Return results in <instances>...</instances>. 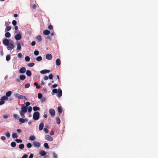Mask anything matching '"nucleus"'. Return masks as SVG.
<instances>
[{"instance_id": "31", "label": "nucleus", "mask_w": 158, "mask_h": 158, "mask_svg": "<svg viewBox=\"0 0 158 158\" xmlns=\"http://www.w3.org/2000/svg\"><path fill=\"white\" fill-rule=\"evenodd\" d=\"M5 36L6 37L9 38L10 36V34L9 32H7L6 33Z\"/></svg>"}, {"instance_id": "15", "label": "nucleus", "mask_w": 158, "mask_h": 158, "mask_svg": "<svg viewBox=\"0 0 158 158\" xmlns=\"http://www.w3.org/2000/svg\"><path fill=\"white\" fill-rule=\"evenodd\" d=\"M44 126V124L43 122H41L39 126V129L40 130H42Z\"/></svg>"}, {"instance_id": "26", "label": "nucleus", "mask_w": 158, "mask_h": 158, "mask_svg": "<svg viewBox=\"0 0 158 158\" xmlns=\"http://www.w3.org/2000/svg\"><path fill=\"white\" fill-rule=\"evenodd\" d=\"M18 137V136L17 133H14L12 134V137L13 139L16 138Z\"/></svg>"}, {"instance_id": "62", "label": "nucleus", "mask_w": 158, "mask_h": 158, "mask_svg": "<svg viewBox=\"0 0 158 158\" xmlns=\"http://www.w3.org/2000/svg\"><path fill=\"white\" fill-rule=\"evenodd\" d=\"M28 157V155L27 154L24 155L22 157V158H27Z\"/></svg>"}, {"instance_id": "6", "label": "nucleus", "mask_w": 158, "mask_h": 158, "mask_svg": "<svg viewBox=\"0 0 158 158\" xmlns=\"http://www.w3.org/2000/svg\"><path fill=\"white\" fill-rule=\"evenodd\" d=\"M49 113L51 116L53 117L55 114V111L53 109H51L49 110Z\"/></svg>"}, {"instance_id": "54", "label": "nucleus", "mask_w": 158, "mask_h": 158, "mask_svg": "<svg viewBox=\"0 0 158 158\" xmlns=\"http://www.w3.org/2000/svg\"><path fill=\"white\" fill-rule=\"evenodd\" d=\"M36 5L35 4H32L31 5V7L33 9H35L36 8Z\"/></svg>"}, {"instance_id": "33", "label": "nucleus", "mask_w": 158, "mask_h": 158, "mask_svg": "<svg viewBox=\"0 0 158 158\" xmlns=\"http://www.w3.org/2000/svg\"><path fill=\"white\" fill-rule=\"evenodd\" d=\"M19 113L22 118H24L25 117V116L24 115V113H23L20 111Z\"/></svg>"}, {"instance_id": "37", "label": "nucleus", "mask_w": 158, "mask_h": 158, "mask_svg": "<svg viewBox=\"0 0 158 158\" xmlns=\"http://www.w3.org/2000/svg\"><path fill=\"white\" fill-rule=\"evenodd\" d=\"M10 59V56L9 55H8L6 56V60L8 61Z\"/></svg>"}, {"instance_id": "64", "label": "nucleus", "mask_w": 158, "mask_h": 158, "mask_svg": "<svg viewBox=\"0 0 158 158\" xmlns=\"http://www.w3.org/2000/svg\"><path fill=\"white\" fill-rule=\"evenodd\" d=\"M53 156L54 158H57V155L55 153H53Z\"/></svg>"}, {"instance_id": "20", "label": "nucleus", "mask_w": 158, "mask_h": 158, "mask_svg": "<svg viewBox=\"0 0 158 158\" xmlns=\"http://www.w3.org/2000/svg\"><path fill=\"white\" fill-rule=\"evenodd\" d=\"M26 74L27 76L30 77L31 76V72L30 70H27L26 71Z\"/></svg>"}, {"instance_id": "56", "label": "nucleus", "mask_w": 158, "mask_h": 158, "mask_svg": "<svg viewBox=\"0 0 158 158\" xmlns=\"http://www.w3.org/2000/svg\"><path fill=\"white\" fill-rule=\"evenodd\" d=\"M57 84H54V85H53L52 86V88H56V87H57Z\"/></svg>"}, {"instance_id": "25", "label": "nucleus", "mask_w": 158, "mask_h": 158, "mask_svg": "<svg viewBox=\"0 0 158 158\" xmlns=\"http://www.w3.org/2000/svg\"><path fill=\"white\" fill-rule=\"evenodd\" d=\"M35 139V137L34 135H31L29 137V139L30 140L33 141Z\"/></svg>"}, {"instance_id": "23", "label": "nucleus", "mask_w": 158, "mask_h": 158, "mask_svg": "<svg viewBox=\"0 0 158 158\" xmlns=\"http://www.w3.org/2000/svg\"><path fill=\"white\" fill-rule=\"evenodd\" d=\"M26 76L24 75H21L19 76L20 79L21 80H24L26 79Z\"/></svg>"}, {"instance_id": "19", "label": "nucleus", "mask_w": 158, "mask_h": 158, "mask_svg": "<svg viewBox=\"0 0 158 158\" xmlns=\"http://www.w3.org/2000/svg\"><path fill=\"white\" fill-rule=\"evenodd\" d=\"M41 156H44L46 155V152L44 151H40L39 152Z\"/></svg>"}, {"instance_id": "60", "label": "nucleus", "mask_w": 158, "mask_h": 158, "mask_svg": "<svg viewBox=\"0 0 158 158\" xmlns=\"http://www.w3.org/2000/svg\"><path fill=\"white\" fill-rule=\"evenodd\" d=\"M30 104V103L29 102H27L25 103L26 106H27Z\"/></svg>"}, {"instance_id": "58", "label": "nucleus", "mask_w": 158, "mask_h": 158, "mask_svg": "<svg viewBox=\"0 0 158 158\" xmlns=\"http://www.w3.org/2000/svg\"><path fill=\"white\" fill-rule=\"evenodd\" d=\"M44 131H45V132L46 133H48V130L47 128H44Z\"/></svg>"}, {"instance_id": "28", "label": "nucleus", "mask_w": 158, "mask_h": 158, "mask_svg": "<svg viewBox=\"0 0 158 158\" xmlns=\"http://www.w3.org/2000/svg\"><path fill=\"white\" fill-rule=\"evenodd\" d=\"M42 60V58L41 56H38L36 58V60L38 61H40Z\"/></svg>"}, {"instance_id": "43", "label": "nucleus", "mask_w": 158, "mask_h": 158, "mask_svg": "<svg viewBox=\"0 0 158 158\" xmlns=\"http://www.w3.org/2000/svg\"><path fill=\"white\" fill-rule=\"evenodd\" d=\"M38 98L41 99L42 97V94L41 93H39L38 95Z\"/></svg>"}, {"instance_id": "63", "label": "nucleus", "mask_w": 158, "mask_h": 158, "mask_svg": "<svg viewBox=\"0 0 158 158\" xmlns=\"http://www.w3.org/2000/svg\"><path fill=\"white\" fill-rule=\"evenodd\" d=\"M1 139L2 140L4 141L6 140V137L4 136H2L1 137Z\"/></svg>"}, {"instance_id": "22", "label": "nucleus", "mask_w": 158, "mask_h": 158, "mask_svg": "<svg viewBox=\"0 0 158 158\" xmlns=\"http://www.w3.org/2000/svg\"><path fill=\"white\" fill-rule=\"evenodd\" d=\"M12 92L11 91H9L6 93V97H10L11 94Z\"/></svg>"}, {"instance_id": "16", "label": "nucleus", "mask_w": 158, "mask_h": 158, "mask_svg": "<svg viewBox=\"0 0 158 158\" xmlns=\"http://www.w3.org/2000/svg\"><path fill=\"white\" fill-rule=\"evenodd\" d=\"M43 33L44 35H48L50 33V32L48 30H46L44 31Z\"/></svg>"}, {"instance_id": "8", "label": "nucleus", "mask_w": 158, "mask_h": 158, "mask_svg": "<svg viewBox=\"0 0 158 158\" xmlns=\"http://www.w3.org/2000/svg\"><path fill=\"white\" fill-rule=\"evenodd\" d=\"M21 38L22 35L20 34H17L15 36V39L17 40L21 39Z\"/></svg>"}, {"instance_id": "50", "label": "nucleus", "mask_w": 158, "mask_h": 158, "mask_svg": "<svg viewBox=\"0 0 158 158\" xmlns=\"http://www.w3.org/2000/svg\"><path fill=\"white\" fill-rule=\"evenodd\" d=\"M12 23L13 25L15 26L17 24V22L15 20H14L12 21Z\"/></svg>"}, {"instance_id": "55", "label": "nucleus", "mask_w": 158, "mask_h": 158, "mask_svg": "<svg viewBox=\"0 0 158 158\" xmlns=\"http://www.w3.org/2000/svg\"><path fill=\"white\" fill-rule=\"evenodd\" d=\"M35 44V41H33L31 43V45L32 46H34Z\"/></svg>"}, {"instance_id": "18", "label": "nucleus", "mask_w": 158, "mask_h": 158, "mask_svg": "<svg viewBox=\"0 0 158 158\" xmlns=\"http://www.w3.org/2000/svg\"><path fill=\"white\" fill-rule=\"evenodd\" d=\"M36 39L38 40L39 42H40L42 40V37L40 35H37L36 37Z\"/></svg>"}, {"instance_id": "39", "label": "nucleus", "mask_w": 158, "mask_h": 158, "mask_svg": "<svg viewBox=\"0 0 158 158\" xmlns=\"http://www.w3.org/2000/svg\"><path fill=\"white\" fill-rule=\"evenodd\" d=\"M33 109L34 111H36L37 110H39L40 108L37 106H34L33 107Z\"/></svg>"}, {"instance_id": "49", "label": "nucleus", "mask_w": 158, "mask_h": 158, "mask_svg": "<svg viewBox=\"0 0 158 158\" xmlns=\"http://www.w3.org/2000/svg\"><path fill=\"white\" fill-rule=\"evenodd\" d=\"M10 134L9 132H7L6 134V136L8 138H9L10 137Z\"/></svg>"}, {"instance_id": "47", "label": "nucleus", "mask_w": 158, "mask_h": 158, "mask_svg": "<svg viewBox=\"0 0 158 158\" xmlns=\"http://www.w3.org/2000/svg\"><path fill=\"white\" fill-rule=\"evenodd\" d=\"M14 96L15 97H18L19 98V94L17 93H15L14 94Z\"/></svg>"}, {"instance_id": "57", "label": "nucleus", "mask_w": 158, "mask_h": 158, "mask_svg": "<svg viewBox=\"0 0 158 158\" xmlns=\"http://www.w3.org/2000/svg\"><path fill=\"white\" fill-rule=\"evenodd\" d=\"M50 134L51 135H53L54 134V132L53 130H51L50 132Z\"/></svg>"}, {"instance_id": "9", "label": "nucleus", "mask_w": 158, "mask_h": 158, "mask_svg": "<svg viewBox=\"0 0 158 158\" xmlns=\"http://www.w3.org/2000/svg\"><path fill=\"white\" fill-rule=\"evenodd\" d=\"M33 145L34 147L39 148L40 145V143L38 142H36V141H34L33 142Z\"/></svg>"}, {"instance_id": "24", "label": "nucleus", "mask_w": 158, "mask_h": 158, "mask_svg": "<svg viewBox=\"0 0 158 158\" xmlns=\"http://www.w3.org/2000/svg\"><path fill=\"white\" fill-rule=\"evenodd\" d=\"M19 99H25L26 100H27V99L25 97V96H23L22 95H20L19 97Z\"/></svg>"}, {"instance_id": "10", "label": "nucleus", "mask_w": 158, "mask_h": 158, "mask_svg": "<svg viewBox=\"0 0 158 158\" xmlns=\"http://www.w3.org/2000/svg\"><path fill=\"white\" fill-rule=\"evenodd\" d=\"M62 95V91L60 88H59L58 90V93L57 96L59 98Z\"/></svg>"}, {"instance_id": "27", "label": "nucleus", "mask_w": 158, "mask_h": 158, "mask_svg": "<svg viewBox=\"0 0 158 158\" xmlns=\"http://www.w3.org/2000/svg\"><path fill=\"white\" fill-rule=\"evenodd\" d=\"M33 85L36 87L37 89H39L40 88V86L38 85V83L36 82H34Z\"/></svg>"}, {"instance_id": "46", "label": "nucleus", "mask_w": 158, "mask_h": 158, "mask_svg": "<svg viewBox=\"0 0 158 158\" xmlns=\"http://www.w3.org/2000/svg\"><path fill=\"white\" fill-rule=\"evenodd\" d=\"M30 86V85L29 83H27L25 85V87L26 88H29Z\"/></svg>"}, {"instance_id": "14", "label": "nucleus", "mask_w": 158, "mask_h": 158, "mask_svg": "<svg viewBox=\"0 0 158 158\" xmlns=\"http://www.w3.org/2000/svg\"><path fill=\"white\" fill-rule=\"evenodd\" d=\"M46 58L48 60H51L52 57V56L50 54H48L46 55Z\"/></svg>"}, {"instance_id": "5", "label": "nucleus", "mask_w": 158, "mask_h": 158, "mask_svg": "<svg viewBox=\"0 0 158 158\" xmlns=\"http://www.w3.org/2000/svg\"><path fill=\"white\" fill-rule=\"evenodd\" d=\"M45 139L49 141H51L53 140L52 138L48 135H46L45 136Z\"/></svg>"}, {"instance_id": "4", "label": "nucleus", "mask_w": 158, "mask_h": 158, "mask_svg": "<svg viewBox=\"0 0 158 158\" xmlns=\"http://www.w3.org/2000/svg\"><path fill=\"white\" fill-rule=\"evenodd\" d=\"M3 43L4 45L7 46L9 44L10 42L8 39H6L3 40Z\"/></svg>"}, {"instance_id": "41", "label": "nucleus", "mask_w": 158, "mask_h": 158, "mask_svg": "<svg viewBox=\"0 0 158 158\" xmlns=\"http://www.w3.org/2000/svg\"><path fill=\"white\" fill-rule=\"evenodd\" d=\"M39 52L37 50L35 51L34 52V54L35 56H37L39 54Z\"/></svg>"}, {"instance_id": "29", "label": "nucleus", "mask_w": 158, "mask_h": 158, "mask_svg": "<svg viewBox=\"0 0 158 158\" xmlns=\"http://www.w3.org/2000/svg\"><path fill=\"white\" fill-rule=\"evenodd\" d=\"M56 122L57 124H59L60 123V119L58 117H57L56 118Z\"/></svg>"}, {"instance_id": "59", "label": "nucleus", "mask_w": 158, "mask_h": 158, "mask_svg": "<svg viewBox=\"0 0 158 158\" xmlns=\"http://www.w3.org/2000/svg\"><path fill=\"white\" fill-rule=\"evenodd\" d=\"M48 79V77L47 76H45L44 78V79L45 80H47Z\"/></svg>"}, {"instance_id": "52", "label": "nucleus", "mask_w": 158, "mask_h": 158, "mask_svg": "<svg viewBox=\"0 0 158 158\" xmlns=\"http://www.w3.org/2000/svg\"><path fill=\"white\" fill-rule=\"evenodd\" d=\"M18 56L20 58H22L23 56L22 54L21 53H19L18 54Z\"/></svg>"}, {"instance_id": "1", "label": "nucleus", "mask_w": 158, "mask_h": 158, "mask_svg": "<svg viewBox=\"0 0 158 158\" xmlns=\"http://www.w3.org/2000/svg\"><path fill=\"white\" fill-rule=\"evenodd\" d=\"M33 118L35 120L38 119L40 118L39 113L37 111L35 112L33 114Z\"/></svg>"}, {"instance_id": "36", "label": "nucleus", "mask_w": 158, "mask_h": 158, "mask_svg": "<svg viewBox=\"0 0 158 158\" xmlns=\"http://www.w3.org/2000/svg\"><path fill=\"white\" fill-rule=\"evenodd\" d=\"M24 147V145L23 144H21L19 145V148L20 149H23Z\"/></svg>"}, {"instance_id": "13", "label": "nucleus", "mask_w": 158, "mask_h": 158, "mask_svg": "<svg viewBox=\"0 0 158 158\" xmlns=\"http://www.w3.org/2000/svg\"><path fill=\"white\" fill-rule=\"evenodd\" d=\"M17 46V49L18 50H20L21 49V46L20 43L19 42H17L16 43Z\"/></svg>"}, {"instance_id": "38", "label": "nucleus", "mask_w": 158, "mask_h": 158, "mask_svg": "<svg viewBox=\"0 0 158 158\" xmlns=\"http://www.w3.org/2000/svg\"><path fill=\"white\" fill-rule=\"evenodd\" d=\"M48 28L50 30H53V27L52 25H49L48 27Z\"/></svg>"}, {"instance_id": "12", "label": "nucleus", "mask_w": 158, "mask_h": 158, "mask_svg": "<svg viewBox=\"0 0 158 158\" xmlns=\"http://www.w3.org/2000/svg\"><path fill=\"white\" fill-rule=\"evenodd\" d=\"M50 71L49 70L44 69L40 71V73L41 74H46L50 72Z\"/></svg>"}, {"instance_id": "48", "label": "nucleus", "mask_w": 158, "mask_h": 158, "mask_svg": "<svg viewBox=\"0 0 158 158\" xmlns=\"http://www.w3.org/2000/svg\"><path fill=\"white\" fill-rule=\"evenodd\" d=\"M48 78H49V79H52L53 78V75L52 74H49V75L48 77Z\"/></svg>"}, {"instance_id": "53", "label": "nucleus", "mask_w": 158, "mask_h": 158, "mask_svg": "<svg viewBox=\"0 0 158 158\" xmlns=\"http://www.w3.org/2000/svg\"><path fill=\"white\" fill-rule=\"evenodd\" d=\"M32 107L31 106H30L28 108V111L29 112H31L32 111Z\"/></svg>"}, {"instance_id": "44", "label": "nucleus", "mask_w": 158, "mask_h": 158, "mask_svg": "<svg viewBox=\"0 0 158 158\" xmlns=\"http://www.w3.org/2000/svg\"><path fill=\"white\" fill-rule=\"evenodd\" d=\"M44 145L45 148H49L48 145L47 143H45L44 144Z\"/></svg>"}, {"instance_id": "21", "label": "nucleus", "mask_w": 158, "mask_h": 158, "mask_svg": "<svg viewBox=\"0 0 158 158\" xmlns=\"http://www.w3.org/2000/svg\"><path fill=\"white\" fill-rule=\"evenodd\" d=\"M56 64L57 66H59L60 65V59L59 58L57 59L56 60Z\"/></svg>"}, {"instance_id": "3", "label": "nucleus", "mask_w": 158, "mask_h": 158, "mask_svg": "<svg viewBox=\"0 0 158 158\" xmlns=\"http://www.w3.org/2000/svg\"><path fill=\"white\" fill-rule=\"evenodd\" d=\"M14 48V45L12 43H10L7 47V48L8 50H11Z\"/></svg>"}, {"instance_id": "7", "label": "nucleus", "mask_w": 158, "mask_h": 158, "mask_svg": "<svg viewBox=\"0 0 158 158\" xmlns=\"http://www.w3.org/2000/svg\"><path fill=\"white\" fill-rule=\"evenodd\" d=\"M20 111L26 113L27 111V108L25 106H23L22 107L21 110Z\"/></svg>"}, {"instance_id": "45", "label": "nucleus", "mask_w": 158, "mask_h": 158, "mask_svg": "<svg viewBox=\"0 0 158 158\" xmlns=\"http://www.w3.org/2000/svg\"><path fill=\"white\" fill-rule=\"evenodd\" d=\"M15 140L18 143H22V140L20 139H16Z\"/></svg>"}, {"instance_id": "42", "label": "nucleus", "mask_w": 158, "mask_h": 158, "mask_svg": "<svg viewBox=\"0 0 158 158\" xmlns=\"http://www.w3.org/2000/svg\"><path fill=\"white\" fill-rule=\"evenodd\" d=\"M27 146L28 148H30L31 147L32 145H31V143H28L27 144Z\"/></svg>"}, {"instance_id": "30", "label": "nucleus", "mask_w": 158, "mask_h": 158, "mask_svg": "<svg viewBox=\"0 0 158 158\" xmlns=\"http://www.w3.org/2000/svg\"><path fill=\"white\" fill-rule=\"evenodd\" d=\"M11 27L10 26L6 27L5 29V31H10L11 30Z\"/></svg>"}, {"instance_id": "2", "label": "nucleus", "mask_w": 158, "mask_h": 158, "mask_svg": "<svg viewBox=\"0 0 158 158\" xmlns=\"http://www.w3.org/2000/svg\"><path fill=\"white\" fill-rule=\"evenodd\" d=\"M8 99V97H6L5 96H4L3 97H2L0 99V105L4 104L5 103L4 100H7Z\"/></svg>"}, {"instance_id": "35", "label": "nucleus", "mask_w": 158, "mask_h": 158, "mask_svg": "<svg viewBox=\"0 0 158 158\" xmlns=\"http://www.w3.org/2000/svg\"><path fill=\"white\" fill-rule=\"evenodd\" d=\"M16 143L15 142H13L11 143L10 145L12 147H14L16 146Z\"/></svg>"}, {"instance_id": "17", "label": "nucleus", "mask_w": 158, "mask_h": 158, "mask_svg": "<svg viewBox=\"0 0 158 158\" xmlns=\"http://www.w3.org/2000/svg\"><path fill=\"white\" fill-rule=\"evenodd\" d=\"M57 110L58 112L60 115L62 112V109L61 106H59L57 108Z\"/></svg>"}, {"instance_id": "34", "label": "nucleus", "mask_w": 158, "mask_h": 158, "mask_svg": "<svg viewBox=\"0 0 158 158\" xmlns=\"http://www.w3.org/2000/svg\"><path fill=\"white\" fill-rule=\"evenodd\" d=\"M35 64L34 63H31L27 64V66L29 67H32L34 66Z\"/></svg>"}, {"instance_id": "32", "label": "nucleus", "mask_w": 158, "mask_h": 158, "mask_svg": "<svg viewBox=\"0 0 158 158\" xmlns=\"http://www.w3.org/2000/svg\"><path fill=\"white\" fill-rule=\"evenodd\" d=\"M19 121L22 123H24L25 122V120L23 118H20L19 119Z\"/></svg>"}, {"instance_id": "51", "label": "nucleus", "mask_w": 158, "mask_h": 158, "mask_svg": "<svg viewBox=\"0 0 158 158\" xmlns=\"http://www.w3.org/2000/svg\"><path fill=\"white\" fill-rule=\"evenodd\" d=\"M52 92L55 93H57V90L56 89H53L52 90Z\"/></svg>"}, {"instance_id": "40", "label": "nucleus", "mask_w": 158, "mask_h": 158, "mask_svg": "<svg viewBox=\"0 0 158 158\" xmlns=\"http://www.w3.org/2000/svg\"><path fill=\"white\" fill-rule=\"evenodd\" d=\"M25 60L26 61H28L30 60V58L28 56L25 57Z\"/></svg>"}, {"instance_id": "61", "label": "nucleus", "mask_w": 158, "mask_h": 158, "mask_svg": "<svg viewBox=\"0 0 158 158\" xmlns=\"http://www.w3.org/2000/svg\"><path fill=\"white\" fill-rule=\"evenodd\" d=\"M13 117L15 118H19L18 115L17 114H15L14 115Z\"/></svg>"}, {"instance_id": "11", "label": "nucleus", "mask_w": 158, "mask_h": 158, "mask_svg": "<svg viewBox=\"0 0 158 158\" xmlns=\"http://www.w3.org/2000/svg\"><path fill=\"white\" fill-rule=\"evenodd\" d=\"M26 71V69L25 68L22 67L19 70V72L21 73H23Z\"/></svg>"}]
</instances>
